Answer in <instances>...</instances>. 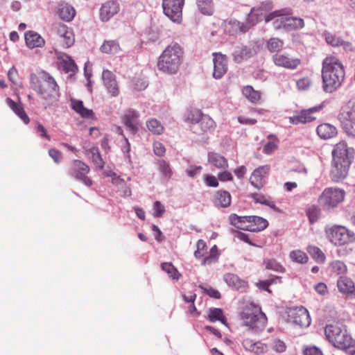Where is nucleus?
Wrapping results in <instances>:
<instances>
[{"label":"nucleus","instance_id":"nucleus-1","mask_svg":"<svg viewBox=\"0 0 355 355\" xmlns=\"http://www.w3.org/2000/svg\"><path fill=\"white\" fill-rule=\"evenodd\" d=\"M272 8V1L261 2L259 6H254L251 9L245 24L236 20L231 21L230 24L233 27L238 28L240 32L245 33L251 27L264 19L266 22L272 21V26L275 30L284 29L286 31L285 18L289 12L286 10H278L266 15V12L270 10Z\"/></svg>","mask_w":355,"mask_h":355},{"label":"nucleus","instance_id":"nucleus-2","mask_svg":"<svg viewBox=\"0 0 355 355\" xmlns=\"http://www.w3.org/2000/svg\"><path fill=\"white\" fill-rule=\"evenodd\" d=\"M333 161L330 175L334 182H339L346 178L349 166L354 158V149L348 148L345 142L337 144L332 151Z\"/></svg>","mask_w":355,"mask_h":355},{"label":"nucleus","instance_id":"nucleus-3","mask_svg":"<svg viewBox=\"0 0 355 355\" xmlns=\"http://www.w3.org/2000/svg\"><path fill=\"white\" fill-rule=\"evenodd\" d=\"M323 89L331 93L338 89L345 78L344 67L336 57H327L322 62Z\"/></svg>","mask_w":355,"mask_h":355},{"label":"nucleus","instance_id":"nucleus-4","mask_svg":"<svg viewBox=\"0 0 355 355\" xmlns=\"http://www.w3.org/2000/svg\"><path fill=\"white\" fill-rule=\"evenodd\" d=\"M30 83L31 87L42 96L47 105H51L58 100V85L49 73L45 71H42L39 76L31 73Z\"/></svg>","mask_w":355,"mask_h":355},{"label":"nucleus","instance_id":"nucleus-5","mask_svg":"<svg viewBox=\"0 0 355 355\" xmlns=\"http://www.w3.org/2000/svg\"><path fill=\"white\" fill-rule=\"evenodd\" d=\"M182 53L179 44L168 46L159 58L158 69L168 74L176 73L181 64Z\"/></svg>","mask_w":355,"mask_h":355},{"label":"nucleus","instance_id":"nucleus-6","mask_svg":"<svg viewBox=\"0 0 355 355\" xmlns=\"http://www.w3.org/2000/svg\"><path fill=\"white\" fill-rule=\"evenodd\" d=\"M324 333L328 340L338 349H346L355 345V340L345 327L338 324L327 325Z\"/></svg>","mask_w":355,"mask_h":355},{"label":"nucleus","instance_id":"nucleus-7","mask_svg":"<svg viewBox=\"0 0 355 355\" xmlns=\"http://www.w3.org/2000/svg\"><path fill=\"white\" fill-rule=\"evenodd\" d=\"M229 220L230 223L237 229L250 232H260L268 225L267 220L257 216H239L232 214L230 216Z\"/></svg>","mask_w":355,"mask_h":355},{"label":"nucleus","instance_id":"nucleus-8","mask_svg":"<svg viewBox=\"0 0 355 355\" xmlns=\"http://www.w3.org/2000/svg\"><path fill=\"white\" fill-rule=\"evenodd\" d=\"M329 241L335 245L343 246L355 243V234L343 225H333L326 228Z\"/></svg>","mask_w":355,"mask_h":355},{"label":"nucleus","instance_id":"nucleus-9","mask_svg":"<svg viewBox=\"0 0 355 355\" xmlns=\"http://www.w3.org/2000/svg\"><path fill=\"white\" fill-rule=\"evenodd\" d=\"M345 191L343 189L329 187L326 188L318 198L319 205L326 211H329L343 201Z\"/></svg>","mask_w":355,"mask_h":355},{"label":"nucleus","instance_id":"nucleus-10","mask_svg":"<svg viewBox=\"0 0 355 355\" xmlns=\"http://www.w3.org/2000/svg\"><path fill=\"white\" fill-rule=\"evenodd\" d=\"M242 318L245 325L256 331L262 330L267 321L266 315L258 308L245 310L242 313Z\"/></svg>","mask_w":355,"mask_h":355},{"label":"nucleus","instance_id":"nucleus-11","mask_svg":"<svg viewBox=\"0 0 355 355\" xmlns=\"http://www.w3.org/2000/svg\"><path fill=\"white\" fill-rule=\"evenodd\" d=\"M338 119L344 131L349 136L355 137V106L342 108Z\"/></svg>","mask_w":355,"mask_h":355},{"label":"nucleus","instance_id":"nucleus-12","mask_svg":"<svg viewBox=\"0 0 355 355\" xmlns=\"http://www.w3.org/2000/svg\"><path fill=\"white\" fill-rule=\"evenodd\" d=\"M184 0H163L164 13L173 22L179 23L182 19Z\"/></svg>","mask_w":355,"mask_h":355},{"label":"nucleus","instance_id":"nucleus-13","mask_svg":"<svg viewBox=\"0 0 355 355\" xmlns=\"http://www.w3.org/2000/svg\"><path fill=\"white\" fill-rule=\"evenodd\" d=\"M288 321L302 327L311 324V320L307 309L303 306L290 309L288 311Z\"/></svg>","mask_w":355,"mask_h":355},{"label":"nucleus","instance_id":"nucleus-14","mask_svg":"<svg viewBox=\"0 0 355 355\" xmlns=\"http://www.w3.org/2000/svg\"><path fill=\"white\" fill-rule=\"evenodd\" d=\"M89 171V167L80 160H74L73 166L69 170L71 176L76 180H80L84 184L90 187L92 184V180L87 176Z\"/></svg>","mask_w":355,"mask_h":355},{"label":"nucleus","instance_id":"nucleus-15","mask_svg":"<svg viewBox=\"0 0 355 355\" xmlns=\"http://www.w3.org/2000/svg\"><path fill=\"white\" fill-rule=\"evenodd\" d=\"M214 72L213 76L216 79L221 78L227 72V58L225 55L220 53H214Z\"/></svg>","mask_w":355,"mask_h":355},{"label":"nucleus","instance_id":"nucleus-16","mask_svg":"<svg viewBox=\"0 0 355 355\" xmlns=\"http://www.w3.org/2000/svg\"><path fill=\"white\" fill-rule=\"evenodd\" d=\"M102 78L107 92L113 96H118L119 91L115 75L109 70H103Z\"/></svg>","mask_w":355,"mask_h":355},{"label":"nucleus","instance_id":"nucleus-17","mask_svg":"<svg viewBox=\"0 0 355 355\" xmlns=\"http://www.w3.org/2000/svg\"><path fill=\"white\" fill-rule=\"evenodd\" d=\"M119 10V5L116 1H108L102 4L100 8V19L103 21H107Z\"/></svg>","mask_w":355,"mask_h":355},{"label":"nucleus","instance_id":"nucleus-18","mask_svg":"<svg viewBox=\"0 0 355 355\" xmlns=\"http://www.w3.org/2000/svg\"><path fill=\"white\" fill-rule=\"evenodd\" d=\"M272 60L277 66L294 69L300 64L297 58H291L284 54L276 53L272 56Z\"/></svg>","mask_w":355,"mask_h":355},{"label":"nucleus","instance_id":"nucleus-19","mask_svg":"<svg viewBox=\"0 0 355 355\" xmlns=\"http://www.w3.org/2000/svg\"><path fill=\"white\" fill-rule=\"evenodd\" d=\"M139 116V112L132 109L127 110L123 116V123L132 134H135L138 130Z\"/></svg>","mask_w":355,"mask_h":355},{"label":"nucleus","instance_id":"nucleus-20","mask_svg":"<svg viewBox=\"0 0 355 355\" xmlns=\"http://www.w3.org/2000/svg\"><path fill=\"white\" fill-rule=\"evenodd\" d=\"M256 54L253 47L248 46H236L232 53L233 60L235 62L240 63L243 60L250 58Z\"/></svg>","mask_w":355,"mask_h":355},{"label":"nucleus","instance_id":"nucleus-21","mask_svg":"<svg viewBox=\"0 0 355 355\" xmlns=\"http://www.w3.org/2000/svg\"><path fill=\"white\" fill-rule=\"evenodd\" d=\"M268 166H263L256 168L252 173L250 182L257 189H261L263 186V178L268 172Z\"/></svg>","mask_w":355,"mask_h":355},{"label":"nucleus","instance_id":"nucleus-22","mask_svg":"<svg viewBox=\"0 0 355 355\" xmlns=\"http://www.w3.org/2000/svg\"><path fill=\"white\" fill-rule=\"evenodd\" d=\"M58 14L59 17L66 21H71L76 15V10L69 3L60 1L58 5Z\"/></svg>","mask_w":355,"mask_h":355},{"label":"nucleus","instance_id":"nucleus-23","mask_svg":"<svg viewBox=\"0 0 355 355\" xmlns=\"http://www.w3.org/2000/svg\"><path fill=\"white\" fill-rule=\"evenodd\" d=\"M25 41L29 48L40 47L44 44V40L37 33L28 31L25 33Z\"/></svg>","mask_w":355,"mask_h":355},{"label":"nucleus","instance_id":"nucleus-24","mask_svg":"<svg viewBox=\"0 0 355 355\" xmlns=\"http://www.w3.org/2000/svg\"><path fill=\"white\" fill-rule=\"evenodd\" d=\"M84 149L87 154L90 156L94 164L102 169L104 167L105 162L99 153L98 148L96 146L89 147V146H84Z\"/></svg>","mask_w":355,"mask_h":355},{"label":"nucleus","instance_id":"nucleus-25","mask_svg":"<svg viewBox=\"0 0 355 355\" xmlns=\"http://www.w3.org/2000/svg\"><path fill=\"white\" fill-rule=\"evenodd\" d=\"M242 345L245 350L253 352L257 355L263 354L266 348L265 345L261 342H254L249 338L244 339Z\"/></svg>","mask_w":355,"mask_h":355},{"label":"nucleus","instance_id":"nucleus-26","mask_svg":"<svg viewBox=\"0 0 355 355\" xmlns=\"http://www.w3.org/2000/svg\"><path fill=\"white\" fill-rule=\"evenodd\" d=\"M317 133L320 138L327 139L337 134V129L329 123L320 124L317 128Z\"/></svg>","mask_w":355,"mask_h":355},{"label":"nucleus","instance_id":"nucleus-27","mask_svg":"<svg viewBox=\"0 0 355 355\" xmlns=\"http://www.w3.org/2000/svg\"><path fill=\"white\" fill-rule=\"evenodd\" d=\"M337 286L338 291L344 294H352L355 292L353 282L346 277H340L338 279Z\"/></svg>","mask_w":355,"mask_h":355},{"label":"nucleus","instance_id":"nucleus-28","mask_svg":"<svg viewBox=\"0 0 355 355\" xmlns=\"http://www.w3.org/2000/svg\"><path fill=\"white\" fill-rule=\"evenodd\" d=\"M8 105L13 110V112L24 121L25 124H28L30 121L29 117L24 111L21 103H17L11 98L6 99Z\"/></svg>","mask_w":355,"mask_h":355},{"label":"nucleus","instance_id":"nucleus-29","mask_svg":"<svg viewBox=\"0 0 355 355\" xmlns=\"http://www.w3.org/2000/svg\"><path fill=\"white\" fill-rule=\"evenodd\" d=\"M208 161L218 168L225 169L228 167L227 160L223 156L216 153L208 154Z\"/></svg>","mask_w":355,"mask_h":355},{"label":"nucleus","instance_id":"nucleus-30","mask_svg":"<svg viewBox=\"0 0 355 355\" xmlns=\"http://www.w3.org/2000/svg\"><path fill=\"white\" fill-rule=\"evenodd\" d=\"M284 26L286 31H290L303 28L304 22L302 18L286 15Z\"/></svg>","mask_w":355,"mask_h":355},{"label":"nucleus","instance_id":"nucleus-31","mask_svg":"<svg viewBox=\"0 0 355 355\" xmlns=\"http://www.w3.org/2000/svg\"><path fill=\"white\" fill-rule=\"evenodd\" d=\"M224 281L226 282V284L235 288V289H239L240 288H243L245 286V282L241 279L238 275L233 274V273H227L224 275Z\"/></svg>","mask_w":355,"mask_h":355},{"label":"nucleus","instance_id":"nucleus-32","mask_svg":"<svg viewBox=\"0 0 355 355\" xmlns=\"http://www.w3.org/2000/svg\"><path fill=\"white\" fill-rule=\"evenodd\" d=\"M196 4L199 11L205 15H212L214 6L212 0H196Z\"/></svg>","mask_w":355,"mask_h":355},{"label":"nucleus","instance_id":"nucleus-33","mask_svg":"<svg viewBox=\"0 0 355 355\" xmlns=\"http://www.w3.org/2000/svg\"><path fill=\"white\" fill-rule=\"evenodd\" d=\"M315 117L309 116L306 111L302 110L300 113L293 116L289 117V121L293 124L306 123L307 122L312 121Z\"/></svg>","mask_w":355,"mask_h":355},{"label":"nucleus","instance_id":"nucleus-34","mask_svg":"<svg viewBox=\"0 0 355 355\" xmlns=\"http://www.w3.org/2000/svg\"><path fill=\"white\" fill-rule=\"evenodd\" d=\"M231 195L227 191H218L216 193V205L227 207L231 204Z\"/></svg>","mask_w":355,"mask_h":355},{"label":"nucleus","instance_id":"nucleus-35","mask_svg":"<svg viewBox=\"0 0 355 355\" xmlns=\"http://www.w3.org/2000/svg\"><path fill=\"white\" fill-rule=\"evenodd\" d=\"M242 92L244 96L252 103H257L261 98L260 92L254 90L250 85L243 87Z\"/></svg>","mask_w":355,"mask_h":355},{"label":"nucleus","instance_id":"nucleus-36","mask_svg":"<svg viewBox=\"0 0 355 355\" xmlns=\"http://www.w3.org/2000/svg\"><path fill=\"white\" fill-rule=\"evenodd\" d=\"M158 170L162 176L166 180H169L173 175V171L168 162L164 159H159L157 162Z\"/></svg>","mask_w":355,"mask_h":355},{"label":"nucleus","instance_id":"nucleus-37","mask_svg":"<svg viewBox=\"0 0 355 355\" xmlns=\"http://www.w3.org/2000/svg\"><path fill=\"white\" fill-rule=\"evenodd\" d=\"M198 125L202 132H207L214 128L215 122L209 116L204 114Z\"/></svg>","mask_w":355,"mask_h":355},{"label":"nucleus","instance_id":"nucleus-38","mask_svg":"<svg viewBox=\"0 0 355 355\" xmlns=\"http://www.w3.org/2000/svg\"><path fill=\"white\" fill-rule=\"evenodd\" d=\"M208 320L211 322H214L216 321H220L223 324L225 322L223 312L222 309L219 308H212L210 309Z\"/></svg>","mask_w":355,"mask_h":355},{"label":"nucleus","instance_id":"nucleus-39","mask_svg":"<svg viewBox=\"0 0 355 355\" xmlns=\"http://www.w3.org/2000/svg\"><path fill=\"white\" fill-rule=\"evenodd\" d=\"M283 45V41L277 37H272L266 42V48L270 52L279 51L282 49Z\"/></svg>","mask_w":355,"mask_h":355},{"label":"nucleus","instance_id":"nucleus-40","mask_svg":"<svg viewBox=\"0 0 355 355\" xmlns=\"http://www.w3.org/2000/svg\"><path fill=\"white\" fill-rule=\"evenodd\" d=\"M119 50V45L114 40L105 42L101 46V51L105 53H116Z\"/></svg>","mask_w":355,"mask_h":355},{"label":"nucleus","instance_id":"nucleus-41","mask_svg":"<svg viewBox=\"0 0 355 355\" xmlns=\"http://www.w3.org/2000/svg\"><path fill=\"white\" fill-rule=\"evenodd\" d=\"M308 252L311 256L318 262L322 263L325 261V255L322 251L316 246H309Z\"/></svg>","mask_w":355,"mask_h":355},{"label":"nucleus","instance_id":"nucleus-42","mask_svg":"<svg viewBox=\"0 0 355 355\" xmlns=\"http://www.w3.org/2000/svg\"><path fill=\"white\" fill-rule=\"evenodd\" d=\"M148 130L155 135H160L163 132L164 128L157 119H151L146 122Z\"/></svg>","mask_w":355,"mask_h":355},{"label":"nucleus","instance_id":"nucleus-43","mask_svg":"<svg viewBox=\"0 0 355 355\" xmlns=\"http://www.w3.org/2000/svg\"><path fill=\"white\" fill-rule=\"evenodd\" d=\"M290 257L293 261L300 263H305L309 259L306 253L299 250L292 251L290 253Z\"/></svg>","mask_w":355,"mask_h":355},{"label":"nucleus","instance_id":"nucleus-44","mask_svg":"<svg viewBox=\"0 0 355 355\" xmlns=\"http://www.w3.org/2000/svg\"><path fill=\"white\" fill-rule=\"evenodd\" d=\"M324 35L327 43L332 46H340V44H342L343 39L341 37H337L329 32L324 31Z\"/></svg>","mask_w":355,"mask_h":355},{"label":"nucleus","instance_id":"nucleus-45","mask_svg":"<svg viewBox=\"0 0 355 355\" xmlns=\"http://www.w3.org/2000/svg\"><path fill=\"white\" fill-rule=\"evenodd\" d=\"M162 269L167 272L170 277H171L173 279H178L179 278V272L178 270L173 266V265L171 263L166 262L162 263L161 265Z\"/></svg>","mask_w":355,"mask_h":355},{"label":"nucleus","instance_id":"nucleus-46","mask_svg":"<svg viewBox=\"0 0 355 355\" xmlns=\"http://www.w3.org/2000/svg\"><path fill=\"white\" fill-rule=\"evenodd\" d=\"M331 268L334 272L337 274H343L347 271V266L344 262L336 260L331 263Z\"/></svg>","mask_w":355,"mask_h":355},{"label":"nucleus","instance_id":"nucleus-47","mask_svg":"<svg viewBox=\"0 0 355 355\" xmlns=\"http://www.w3.org/2000/svg\"><path fill=\"white\" fill-rule=\"evenodd\" d=\"M266 268L267 269L272 270L276 272H284V268H283V266L274 259L268 261L266 263Z\"/></svg>","mask_w":355,"mask_h":355},{"label":"nucleus","instance_id":"nucleus-48","mask_svg":"<svg viewBox=\"0 0 355 355\" xmlns=\"http://www.w3.org/2000/svg\"><path fill=\"white\" fill-rule=\"evenodd\" d=\"M203 115L199 110H193L188 114L187 120L193 124L198 125Z\"/></svg>","mask_w":355,"mask_h":355},{"label":"nucleus","instance_id":"nucleus-49","mask_svg":"<svg viewBox=\"0 0 355 355\" xmlns=\"http://www.w3.org/2000/svg\"><path fill=\"white\" fill-rule=\"evenodd\" d=\"M62 39L63 42V46L65 48L71 46L75 41L73 31L71 30L69 32H67V34H65Z\"/></svg>","mask_w":355,"mask_h":355},{"label":"nucleus","instance_id":"nucleus-50","mask_svg":"<svg viewBox=\"0 0 355 355\" xmlns=\"http://www.w3.org/2000/svg\"><path fill=\"white\" fill-rule=\"evenodd\" d=\"M272 348L278 353H282L286 350V346L284 341L275 338L272 340Z\"/></svg>","mask_w":355,"mask_h":355},{"label":"nucleus","instance_id":"nucleus-51","mask_svg":"<svg viewBox=\"0 0 355 355\" xmlns=\"http://www.w3.org/2000/svg\"><path fill=\"white\" fill-rule=\"evenodd\" d=\"M202 167L201 166L190 165L186 170L187 175L190 178H194L199 175Z\"/></svg>","mask_w":355,"mask_h":355},{"label":"nucleus","instance_id":"nucleus-52","mask_svg":"<svg viewBox=\"0 0 355 355\" xmlns=\"http://www.w3.org/2000/svg\"><path fill=\"white\" fill-rule=\"evenodd\" d=\"M207 245L205 242L200 239L197 243V250L194 252V255L196 258L199 259L204 256V250Z\"/></svg>","mask_w":355,"mask_h":355},{"label":"nucleus","instance_id":"nucleus-53","mask_svg":"<svg viewBox=\"0 0 355 355\" xmlns=\"http://www.w3.org/2000/svg\"><path fill=\"white\" fill-rule=\"evenodd\" d=\"M63 69L66 72H75L77 70V66L73 60L69 59V61H64Z\"/></svg>","mask_w":355,"mask_h":355},{"label":"nucleus","instance_id":"nucleus-54","mask_svg":"<svg viewBox=\"0 0 355 355\" xmlns=\"http://www.w3.org/2000/svg\"><path fill=\"white\" fill-rule=\"evenodd\" d=\"M154 210L155 216L159 218L165 212V207L159 201H155L154 202Z\"/></svg>","mask_w":355,"mask_h":355},{"label":"nucleus","instance_id":"nucleus-55","mask_svg":"<svg viewBox=\"0 0 355 355\" xmlns=\"http://www.w3.org/2000/svg\"><path fill=\"white\" fill-rule=\"evenodd\" d=\"M200 287L204 291V293L207 294L211 297L215 299H220L221 297L220 293L218 292V291L213 288H207L202 286H200Z\"/></svg>","mask_w":355,"mask_h":355},{"label":"nucleus","instance_id":"nucleus-56","mask_svg":"<svg viewBox=\"0 0 355 355\" xmlns=\"http://www.w3.org/2000/svg\"><path fill=\"white\" fill-rule=\"evenodd\" d=\"M49 155L55 163L58 164L61 162L62 153L60 150L55 148H51L49 150Z\"/></svg>","mask_w":355,"mask_h":355},{"label":"nucleus","instance_id":"nucleus-57","mask_svg":"<svg viewBox=\"0 0 355 355\" xmlns=\"http://www.w3.org/2000/svg\"><path fill=\"white\" fill-rule=\"evenodd\" d=\"M205 183L211 187H217L218 186V179L211 175H207L205 178Z\"/></svg>","mask_w":355,"mask_h":355},{"label":"nucleus","instance_id":"nucleus-58","mask_svg":"<svg viewBox=\"0 0 355 355\" xmlns=\"http://www.w3.org/2000/svg\"><path fill=\"white\" fill-rule=\"evenodd\" d=\"M252 198L256 202L265 205L268 204V201L269 200L264 195L257 193H252Z\"/></svg>","mask_w":355,"mask_h":355},{"label":"nucleus","instance_id":"nucleus-59","mask_svg":"<svg viewBox=\"0 0 355 355\" xmlns=\"http://www.w3.org/2000/svg\"><path fill=\"white\" fill-rule=\"evenodd\" d=\"M303 354L304 355H322L321 350L315 346L306 347Z\"/></svg>","mask_w":355,"mask_h":355},{"label":"nucleus","instance_id":"nucleus-60","mask_svg":"<svg viewBox=\"0 0 355 355\" xmlns=\"http://www.w3.org/2000/svg\"><path fill=\"white\" fill-rule=\"evenodd\" d=\"M154 153L157 156H163L165 153V148L164 145L160 142H155L153 144Z\"/></svg>","mask_w":355,"mask_h":355},{"label":"nucleus","instance_id":"nucleus-61","mask_svg":"<svg viewBox=\"0 0 355 355\" xmlns=\"http://www.w3.org/2000/svg\"><path fill=\"white\" fill-rule=\"evenodd\" d=\"M311 84V81L308 78H302L297 81V87L300 90L306 89Z\"/></svg>","mask_w":355,"mask_h":355},{"label":"nucleus","instance_id":"nucleus-62","mask_svg":"<svg viewBox=\"0 0 355 355\" xmlns=\"http://www.w3.org/2000/svg\"><path fill=\"white\" fill-rule=\"evenodd\" d=\"M211 254L207 257L204 260V263H209L211 260L215 259L218 256V249L216 245H214L211 249Z\"/></svg>","mask_w":355,"mask_h":355},{"label":"nucleus","instance_id":"nucleus-63","mask_svg":"<svg viewBox=\"0 0 355 355\" xmlns=\"http://www.w3.org/2000/svg\"><path fill=\"white\" fill-rule=\"evenodd\" d=\"M58 35L62 38L67 32H69L71 29L69 28L66 25L59 24L56 26Z\"/></svg>","mask_w":355,"mask_h":355},{"label":"nucleus","instance_id":"nucleus-64","mask_svg":"<svg viewBox=\"0 0 355 355\" xmlns=\"http://www.w3.org/2000/svg\"><path fill=\"white\" fill-rule=\"evenodd\" d=\"M315 291L320 295H324L327 293V288L325 284L318 283L314 286Z\"/></svg>","mask_w":355,"mask_h":355}]
</instances>
